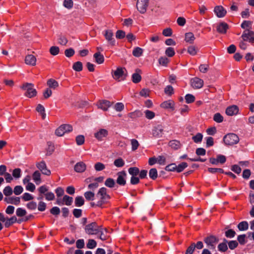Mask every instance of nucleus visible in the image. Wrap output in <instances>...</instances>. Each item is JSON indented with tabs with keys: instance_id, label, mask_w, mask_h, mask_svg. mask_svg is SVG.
Here are the masks:
<instances>
[{
	"instance_id": "f257e3e1",
	"label": "nucleus",
	"mask_w": 254,
	"mask_h": 254,
	"mask_svg": "<svg viewBox=\"0 0 254 254\" xmlns=\"http://www.w3.org/2000/svg\"><path fill=\"white\" fill-rule=\"evenodd\" d=\"M110 199V195L107 193V189L102 187L100 188L95 194V201L90 203L92 207H102L103 205L108 202Z\"/></svg>"
},
{
	"instance_id": "f03ea898",
	"label": "nucleus",
	"mask_w": 254,
	"mask_h": 254,
	"mask_svg": "<svg viewBox=\"0 0 254 254\" xmlns=\"http://www.w3.org/2000/svg\"><path fill=\"white\" fill-rule=\"evenodd\" d=\"M21 88L26 91L25 95L28 98H32L37 94V91L34 88V85L32 83H25Z\"/></svg>"
},
{
	"instance_id": "7ed1b4c3",
	"label": "nucleus",
	"mask_w": 254,
	"mask_h": 254,
	"mask_svg": "<svg viewBox=\"0 0 254 254\" xmlns=\"http://www.w3.org/2000/svg\"><path fill=\"white\" fill-rule=\"evenodd\" d=\"M223 141L227 145H233L239 142V138L235 133H228L224 136Z\"/></svg>"
},
{
	"instance_id": "20e7f679",
	"label": "nucleus",
	"mask_w": 254,
	"mask_h": 254,
	"mask_svg": "<svg viewBox=\"0 0 254 254\" xmlns=\"http://www.w3.org/2000/svg\"><path fill=\"white\" fill-rule=\"evenodd\" d=\"M100 227L96 223L92 222L85 226V232L88 235H97Z\"/></svg>"
},
{
	"instance_id": "39448f33",
	"label": "nucleus",
	"mask_w": 254,
	"mask_h": 254,
	"mask_svg": "<svg viewBox=\"0 0 254 254\" xmlns=\"http://www.w3.org/2000/svg\"><path fill=\"white\" fill-rule=\"evenodd\" d=\"M103 35L109 45L114 46L116 44V41L114 38L113 31L111 29H107L103 31Z\"/></svg>"
},
{
	"instance_id": "423d86ee",
	"label": "nucleus",
	"mask_w": 254,
	"mask_h": 254,
	"mask_svg": "<svg viewBox=\"0 0 254 254\" xmlns=\"http://www.w3.org/2000/svg\"><path fill=\"white\" fill-rule=\"evenodd\" d=\"M72 127L69 125H62L55 131V134L58 136H62L65 133L71 131Z\"/></svg>"
},
{
	"instance_id": "0eeeda50",
	"label": "nucleus",
	"mask_w": 254,
	"mask_h": 254,
	"mask_svg": "<svg viewBox=\"0 0 254 254\" xmlns=\"http://www.w3.org/2000/svg\"><path fill=\"white\" fill-rule=\"evenodd\" d=\"M241 37L244 41H249L252 44L254 43V32L249 29L245 30Z\"/></svg>"
},
{
	"instance_id": "6e6552de",
	"label": "nucleus",
	"mask_w": 254,
	"mask_h": 254,
	"mask_svg": "<svg viewBox=\"0 0 254 254\" xmlns=\"http://www.w3.org/2000/svg\"><path fill=\"white\" fill-rule=\"evenodd\" d=\"M204 241L210 249H215V246L218 242V239L213 236L206 237Z\"/></svg>"
},
{
	"instance_id": "1a4fd4ad",
	"label": "nucleus",
	"mask_w": 254,
	"mask_h": 254,
	"mask_svg": "<svg viewBox=\"0 0 254 254\" xmlns=\"http://www.w3.org/2000/svg\"><path fill=\"white\" fill-rule=\"evenodd\" d=\"M148 0H137L136 8L141 13H144L148 5Z\"/></svg>"
},
{
	"instance_id": "9d476101",
	"label": "nucleus",
	"mask_w": 254,
	"mask_h": 254,
	"mask_svg": "<svg viewBox=\"0 0 254 254\" xmlns=\"http://www.w3.org/2000/svg\"><path fill=\"white\" fill-rule=\"evenodd\" d=\"M125 68L119 67L115 71H112V75L113 78L116 80L120 81V79L122 78L124 75Z\"/></svg>"
},
{
	"instance_id": "9b49d317",
	"label": "nucleus",
	"mask_w": 254,
	"mask_h": 254,
	"mask_svg": "<svg viewBox=\"0 0 254 254\" xmlns=\"http://www.w3.org/2000/svg\"><path fill=\"white\" fill-rule=\"evenodd\" d=\"M28 219H29V218L26 217L25 219H20L19 221H17L16 217L15 216H13L12 217H10V218H7V219L5 218V221L4 222V226L5 227L8 228L16 222H18V223H19L21 221H26Z\"/></svg>"
},
{
	"instance_id": "f8f14e48",
	"label": "nucleus",
	"mask_w": 254,
	"mask_h": 254,
	"mask_svg": "<svg viewBox=\"0 0 254 254\" xmlns=\"http://www.w3.org/2000/svg\"><path fill=\"white\" fill-rule=\"evenodd\" d=\"M108 134V131L104 128H100L94 133V137L99 141H102Z\"/></svg>"
},
{
	"instance_id": "ddd939ff",
	"label": "nucleus",
	"mask_w": 254,
	"mask_h": 254,
	"mask_svg": "<svg viewBox=\"0 0 254 254\" xmlns=\"http://www.w3.org/2000/svg\"><path fill=\"white\" fill-rule=\"evenodd\" d=\"M191 86L194 89L201 88L203 85V81L198 77H194L190 80Z\"/></svg>"
},
{
	"instance_id": "4468645a",
	"label": "nucleus",
	"mask_w": 254,
	"mask_h": 254,
	"mask_svg": "<svg viewBox=\"0 0 254 254\" xmlns=\"http://www.w3.org/2000/svg\"><path fill=\"white\" fill-rule=\"evenodd\" d=\"M36 167L40 170L42 174L49 176L51 174V171L49 170L44 161H41L36 164Z\"/></svg>"
},
{
	"instance_id": "2eb2a0df",
	"label": "nucleus",
	"mask_w": 254,
	"mask_h": 254,
	"mask_svg": "<svg viewBox=\"0 0 254 254\" xmlns=\"http://www.w3.org/2000/svg\"><path fill=\"white\" fill-rule=\"evenodd\" d=\"M163 127L161 125H157L153 127L152 135L157 138L161 137L163 134Z\"/></svg>"
},
{
	"instance_id": "dca6fc26",
	"label": "nucleus",
	"mask_w": 254,
	"mask_h": 254,
	"mask_svg": "<svg viewBox=\"0 0 254 254\" xmlns=\"http://www.w3.org/2000/svg\"><path fill=\"white\" fill-rule=\"evenodd\" d=\"M112 105V103L107 100L99 101L97 103V106L99 109H100L104 111L108 110V108Z\"/></svg>"
},
{
	"instance_id": "f3484780",
	"label": "nucleus",
	"mask_w": 254,
	"mask_h": 254,
	"mask_svg": "<svg viewBox=\"0 0 254 254\" xmlns=\"http://www.w3.org/2000/svg\"><path fill=\"white\" fill-rule=\"evenodd\" d=\"M118 178L117 179V183L121 186H124L126 184V176L127 174L125 171H122L118 173Z\"/></svg>"
},
{
	"instance_id": "a211bd4d",
	"label": "nucleus",
	"mask_w": 254,
	"mask_h": 254,
	"mask_svg": "<svg viewBox=\"0 0 254 254\" xmlns=\"http://www.w3.org/2000/svg\"><path fill=\"white\" fill-rule=\"evenodd\" d=\"M214 11L217 16L219 18L225 16L227 13L225 10L222 6H217L214 8Z\"/></svg>"
},
{
	"instance_id": "6ab92c4d",
	"label": "nucleus",
	"mask_w": 254,
	"mask_h": 254,
	"mask_svg": "<svg viewBox=\"0 0 254 254\" xmlns=\"http://www.w3.org/2000/svg\"><path fill=\"white\" fill-rule=\"evenodd\" d=\"M36 58L32 55H28L25 57V63L26 64L35 66L36 64Z\"/></svg>"
},
{
	"instance_id": "aec40b11",
	"label": "nucleus",
	"mask_w": 254,
	"mask_h": 254,
	"mask_svg": "<svg viewBox=\"0 0 254 254\" xmlns=\"http://www.w3.org/2000/svg\"><path fill=\"white\" fill-rule=\"evenodd\" d=\"M239 109L237 106L233 105L227 108L226 110V114L228 116H232L236 115L238 113Z\"/></svg>"
},
{
	"instance_id": "412c9836",
	"label": "nucleus",
	"mask_w": 254,
	"mask_h": 254,
	"mask_svg": "<svg viewBox=\"0 0 254 254\" xmlns=\"http://www.w3.org/2000/svg\"><path fill=\"white\" fill-rule=\"evenodd\" d=\"M161 107L163 108L171 109L173 111L175 108V103L172 100L166 101L161 104Z\"/></svg>"
},
{
	"instance_id": "4be33fe9",
	"label": "nucleus",
	"mask_w": 254,
	"mask_h": 254,
	"mask_svg": "<svg viewBox=\"0 0 254 254\" xmlns=\"http://www.w3.org/2000/svg\"><path fill=\"white\" fill-rule=\"evenodd\" d=\"M86 166L83 162L77 163L74 166V170L78 173H82L85 171Z\"/></svg>"
},
{
	"instance_id": "5701e85b",
	"label": "nucleus",
	"mask_w": 254,
	"mask_h": 254,
	"mask_svg": "<svg viewBox=\"0 0 254 254\" xmlns=\"http://www.w3.org/2000/svg\"><path fill=\"white\" fill-rule=\"evenodd\" d=\"M216 29L218 32L224 34L228 29V25L226 23L221 22L217 25Z\"/></svg>"
},
{
	"instance_id": "b1692460",
	"label": "nucleus",
	"mask_w": 254,
	"mask_h": 254,
	"mask_svg": "<svg viewBox=\"0 0 254 254\" xmlns=\"http://www.w3.org/2000/svg\"><path fill=\"white\" fill-rule=\"evenodd\" d=\"M97 235H99V239L102 241L106 240L108 238L106 229L103 228L101 226L98 230Z\"/></svg>"
},
{
	"instance_id": "393cba45",
	"label": "nucleus",
	"mask_w": 254,
	"mask_h": 254,
	"mask_svg": "<svg viewBox=\"0 0 254 254\" xmlns=\"http://www.w3.org/2000/svg\"><path fill=\"white\" fill-rule=\"evenodd\" d=\"M4 200L7 203L13 204L16 205L19 204L20 202V198L18 197L12 196L8 198H5Z\"/></svg>"
},
{
	"instance_id": "a878e982",
	"label": "nucleus",
	"mask_w": 254,
	"mask_h": 254,
	"mask_svg": "<svg viewBox=\"0 0 254 254\" xmlns=\"http://www.w3.org/2000/svg\"><path fill=\"white\" fill-rule=\"evenodd\" d=\"M141 72V70L139 69H136V72L134 73L132 75V81L134 83H137L139 82L141 79V76L139 74V72Z\"/></svg>"
},
{
	"instance_id": "bb28decb",
	"label": "nucleus",
	"mask_w": 254,
	"mask_h": 254,
	"mask_svg": "<svg viewBox=\"0 0 254 254\" xmlns=\"http://www.w3.org/2000/svg\"><path fill=\"white\" fill-rule=\"evenodd\" d=\"M194 34L191 32H188L185 34V40L186 42L192 44L195 40Z\"/></svg>"
},
{
	"instance_id": "cd10ccee",
	"label": "nucleus",
	"mask_w": 254,
	"mask_h": 254,
	"mask_svg": "<svg viewBox=\"0 0 254 254\" xmlns=\"http://www.w3.org/2000/svg\"><path fill=\"white\" fill-rule=\"evenodd\" d=\"M95 59L96 62L98 64H101L104 63V56L101 54L100 52L96 53L93 55Z\"/></svg>"
},
{
	"instance_id": "c85d7f7f",
	"label": "nucleus",
	"mask_w": 254,
	"mask_h": 254,
	"mask_svg": "<svg viewBox=\"0 0 254 254\" xmlns=\"http://www.w3.org/2000/svg\"><path fill=\"white\" fill-rule=\"evenodd\" d=\"M33 180L36 185H39L41 182V174L38 171H36L33 174Z\"/></svg>"
},
{
	"instance_id": "c756f323",
	"label": "nucleus",
	"mask_w": 254,
	"mask_h": 254,
	"mask_svg": "<svg viewBox=\"0 0 254 254\" xmlns=\"http://www.w3.org/2000/svg\"><path fill=\"white\" fill-rule=\"evenodd\" d=\"M47 85L51 88L56 89L59 86L58 82L54 79H50L47 81Z\"/></svg>"
},
{
	"instance_id": "7c9ffc66",
	"label": "nucleus",
	"mask_w": 254,
	"mask_h": 254,
	"mask_svg": "<svg viewBox=\"0 0 254 254\" xmlns=\"http://www.w3.org/2000/svg\"><path fill=\"white\" fill-rule=\"evenodd\" d=\"M84 195L87 200L95 201V194L94 192L91 191H88L84 193Z\"/></svg>"
},
{
	"instance_id": "2f4dec72",
	"label": "nucleus",
	"mask_w": 254,
	"mask_h": 254,
	"mask_svg": "<svg viewBox=\"0 0 254 254\" xmlns=\"http://www.w3.org/2000/svg\"><path fill=\"white\" fill-rule=\"evenodd\" d=\"M143 49L139 47H135L132 51V55L135 57H139L142 56L143 53Z\"/></svg>"
},
{
	"instance_id": "473e14b6",
	"label": "nucleus",
	"mask_w": 254,
	"mask_h": 254,
	"mask_svg": "<svg viewBox=\"0 0 254 254\" xmlns=\"http://www.w3.org/2000/svg\"><path fill=\"white\" fill-rule=\"evenodd\" d=\"M36 111L41 115L43 119L45 118L46 115L45 113V108L43 106L40 104H38L36 107Z\"/></svg>"
},
{
	"instance_id": "72a5a7b5",
	"label": "nucleus",
	"mask_w": 254,
	"mask_h": 254,
	"mask_svg": "<svg viewBox=\"0 0 254 254\" xmlns=\"http://www.w3.org/2000/svg\"><path fill=\"white\" fill-rule=\"evenodd\" d=\"M15 213L17 217H22L26 215L27 211L23 208L19 207L16 209Z\"/></svg>"
},
{
	"instance_id": "f704fd0d",
	"label": "nucleus",
	"mask_w": 254,
	"mask_h": 254,
	"mask_svg": "<svg viewBox=\"0 0 254 254\" xmlns=\"http://www.w3.org/2000/svg\"><path fill=\"white\" fill-rule=\"evenodd\" d=\"M188 53L191 56H195L197 54L198 49L194 46H190L188 48Z\"/></svg>"
},
{
	"instance_id": "c9c22d12",
	"label": "nucleus",
	"mask_w": 254,
	"mask_h": 254,
	"mask_svg": "<svg viewBox=\"0 0 254 254\" xmlns=\"http://www.w3.org/2000/svg\"><path fill=\"white\" fill-rule=\"evenodd\" d=\"M238 228L240 231L247 230L249 228L248 223L247 221H242L238 224Z\"/></svg>"
},
{
	"instance_id": "e433bc0d",
	"label": "nucleus",
	"mask_w": 254,
	"mask_h": 254,
	"mask_svg": "<svg viewBox=\"0 0 254 254\" xmlns=\"http://www.w3.org/2000/svg\"><path fill=\"white\" fill-rule=\"evenodd\" d=\"M84 203V200L81 196H77L75 199V205L77 207L82 206Z\"/></svg>"
},
{
	"instance_id": "4c0bfd02",
	"label": "nucleus",
	"mask_w": 254,
	"mask_h": 254,
	"mask_svg": "<svg viewBox=\"0 0 254 254\" xmlns=\"http://www.w3.org/2000/svg\"><path fill=\"white\" fill-rule=\"evenodd\" d=\"M128 173L131 176H136L139 174V170L137 167H130L128 170Z\"/></svg>"
},
{
	"instance_id": "58836bf2",
	"label": "nucleus",
	"mask_w": 254,
	"mask_h": 254,
	"mask_svg": "<svg viewBox=\"0 0 254 254\" xmlns=\"http://www.w3.org/2000/svg\"><path fill=\"white\" fill-rule=\"evenodd\" d=\"M252 22L250 21L245 20L241 24V27L245 30L252 29Z\"/></svg>"
},
{
	"instance_id": "ea45409f",
	"label": "nucleus",
	"mask_w": 254,
	"mask_h": 254,
	"mask_svg": "<svg viewBox=\"0 0 254 254\" xmlns=\"http://www.w3.org/2000/svg\"><path fill=\"white\" fill-rule=\"evenodd\" d=\"M82 64L80 62H77L73 64L72 68L76 71H80L82 70Z\"/></svg>"
},
{
	"instance_id": "a19ab883",
	"label": "nucleus",
	"mask_w": 254,
	"mask_h": 254,
	"mask_svg": "<svg viewBox=\"0 0 254 254\" xmlns=\"http://www.w3.org/2000/svg\"><path fill=\"white\" fill-rule=\"evenodd\" d=\"M63 5L64 7L70 9L73 7V2L72 0H64L63 1Z\"/></svg>"
},
{
	"instance_id": "79ce46f5",
	"label": "nucleus",
	"mask_w": 254,
	"mask_h": 254,
	"mask_svg": "<svg viewBox=\"0 0 254 254\" xmlns=\"http://www.w3.org/2000/svg\"><path fill=\"white\" fill-rule=\"evenodd\" d=\"M213 119L215 122L218 123H222L223 121V116L219 113L215 114Z\"/></svg>"
},
{
	"instance_id": "37998d69",
	"label": "nucleus",
	"mask_w": 254,
	"mask_h": 254,
	"mask_svg": "<svg viewBox=\"0 0 254 254\" xmlns=\"http://www.w3.org/2000/svg\"><path fill=\"white\" fill-rule=\"evenodd\" d=\"M158 62L160 64L166 66L169 62V60L166 57H161L159 59Z\"/></svg>"
},
{
	"instance_id": "c03bdc74",
	"label": "nucleus",
	"mask_w": 254,
	"mask_h": 254,
	"mask_svg": "<svg viewBox=\"0 0 254 254\" xmlns=\"http://www.w3.org/2000/svg\"><path fill=\"white\" fill-rule=\"evenodd\" d=\"M105 185L109 188H113L115 185V182L112 178H108L105 182Z\"/></svg>"
},
{
	"instance_id": "a18cd8bd",
	"label": "nucleus",
	"mask_w": 254,
	"mask_h": 254,
	"mask_svg": "<svg viewBox=\"0 0 254 254\" xmlns=\"http://www.w3.org/2000/svg\"><path fill=\"white\" fill-rule=\"evenodd\" d=\"M203 135L201 133H197L195 135L192 137V140L195 143H199L202 141Z\"/></svg>"
},
{
	"instance_id": "49530a36",
	"label": "nucleus",
	"mask_w": 254,
	"mask_h": 254,
	"mask_svg": "<svg viewBox=\"0 0 254 254\" xmlns=\"http://www.w3.org/2000/svg\"><path fill=\"white\" fill-rule=\"evenodd\" d=\"M149 177L153 180L157 178L158 176L157 171L155 168H152L149 172Z\"/></svg>"
},
{
	"instance_id": "de8ad7c7",
	"label": "nucleus",
	"mask_w": 254,
	"mask_h": 254,
	"mask_svg": "<svg viewBox=\"0 0 254 254\" xmlns=\"http://www.w3.org/2000/svg\"><path fill=\"white\" fill-rule=\"evenodd\" d=\"M87 248L90 249L95 248L97 246L96 242L93 239L88 240V243L86 245Z\"/></svg>"
},
{
	"instance_id": "09e8293b",
	"label": "nucleus",
	"mask_w": 254,
	"mask_h": 254,
	"mask_svg": "<svg viewBox=\"0 0 254 254\" xmlns=\"http://www.w3.org/2000/svg\"><path fill=\"white\" fill-rule=\"evenodd\" d=\"M165 54L169 57H172L175 54L174 49L172 47H168L165 51Z\"/></svg>"
},
{
	"instance_id": "8fccbe9b",
	"label": "nucleus",
	"mask_w": 254,
	"mask_h": 254,
	"mask_svg": "<svg viewBox=\"0 0 254 254\" xmlns=\"http://www.w3.org/2000/svg\"><path fill=\"white\" fill-rule=\"evenodd\" d=\"M144 114L145 117L149 120L153 119L155 116V114L154 112L148 110L145 111Z\"/></svg>"
},
{
	"instance_id": "3c124183",
	"label": "nucleus",
	"mask_w": 254,
	"mask_h": 254,
	"mask_svg": "<svg viewBox=\"0 0 254 254\" xmlns=\"http://www.w3.org/2000/svg\"><path fill=\"white\" fill-rule=\"evenodd\" d=\"M63 200L64 204L70 205L72 202L73 198L71 197L65 195L63 197Z\"/></svg>"
},
{
	"instance_id": "603ef678",
	"label": "nucleus",
	"mask_w": 254,
	"mask_h": 254,
	"mask_svg": "<svg viewBox=\"0 0 254 254\" xmlns=\"http://www.w3.org/2000/svg\"><path fill=\"white\" fill-rule=\"evenodd\" d=\"M169 146L175 149H177L180 146V143L176 140H172L169 142Z\"/></svg>"
},
{
	"instance_id": "864d4df0",
	"label": "nucleus",
	"mask_w": 254,
	"mask_h": 254,
	"mask_svg": "<svg viewBox=\"0 0 254 254\" xmlns=\"http://www.w3.org/2000/svg\"><path fill=\"white\" fill-rule=\"evenodd\" d=\"M186 102L188 104L192 103L195 100V97L190 94H188L185 96Z\"/></svg>"
},
{
	"instance_id": "5fc2aeb1",
	"label": "nucleus",
	"mask_w": 254,
	"mask_h": 254,
	"mask_svg": "<svg viewBox=\"0 0 254 254\" xmlns=\"http://www.w3.org/2000/svg\"><path fill=\"white\" fill-rule=\"evenodd\" d=\"M114 164L117 167H122L124 166L125 162L123 159L120 158L114 161Z\"/></svg>"
},
{
	"instance_id": "6e6d98bb",
	"label": "nucleus",
	"mask_w": 254,
	"mask_h": 254,
	"mask_svg": "<svg viewBox=\"0 0 254 254\" xmlns=\"http://www.w3.org/2000/svg\"><path fill=\"white\" fill-rule=\"evenodd\" d=\"M3 192L5 196H10L12 194L13 190L10 186H6L4 188Z\"/></svg>"
},
{
	"instance_id": "4d7b16f0",
	"label": "nucleus",
	"mask_w": 254,
	"mask_h": 254,
	"mask_svg": "<svg viewBox=\"0 0 254 254\" xmlns=\"http://www.w3.org/2000/svg\"><path fill=\"white\" fill-rule=\"evenodd\" d=\"M94 168L96 171H101L105 168V166L101 162H97L95 164Z\"/></svg>"
},
{
	"instance_id": "13d9d810",
	"label": "nucleus",
	"mask_w": 254,
	"mask_h": 254,
	"mask_svg": "<svg viewBox=\"0 0 254 254\" xmlns=\"http://www.w3.org/2000/svg\"><path fill=\"white\" fill-rule=\"evenodd\" d=\"M188 164L186 162H182L178 166H176V171L177 172H181L183 171L186 167H187Z\"/></svg>"
},
{
	"instance_id": "bf43d9fd",
	"label": "nucleus",
	"mask_w": 254,
	"mask_h": 254,
	"mask_svg": "<svg viewBox=\"0 0 254 254\" xmlns=\"http://www.w3.org/2000/svg\"><path fill=\"white\" fill-rule=\"evenodd\" d=\"M227 241H226L225 242L220 243L218 246V249L219 251L221 252H225L228 249L227 245L226 243Z\"/></svg>"
},
{
	"instance_id": "052dcab7",
	"label": "nucleus",
	"mask_w": 254,
	"mask_h": 254,
	"mask_svg": "<svg viewBox=\"0 0 254 254\" xmlns=\"http://www.w3.org/2000/svg\"><path fill=\"white\" fill-rule=\"evenodd\" d=\"M21 169L19 168H16L12 171V176L15 179H18L21 177Z\"/></svg>"
},
{
	"instance_id": "680f3d73",
	"label": "nucleus",
	"mask_w": 254,
	"mask_h": 254,
	"mask_svg": "<svg viewBox=\"0 0 254 254\" xmlns=\"http://www.w3.org/2000/svg\"><path fill=\"white\" fill-rule=\"evenodd\" d=\"M23 191V189L21 186H16L14 187L13 192L15 195L20 194Z\"/></svg>"
},
{
	"instance_id": "e2e57ef3",
	"label": "nucleus",
	"mask_w": 254,
	"mask_h": 254,
	"mask_svg": "<svg viewBox=\"0 0 254 254\" xmlns=\"http://www.w3.org/2000/svg\"><path fill=\"white\" fill-rule=\"evenodd\" d=\"M50 52L51 55L53 56L57 55L60 52V49L58 47L52 46L50 49Z\"/></svg>"
},
{
	"instance_id": "0e129e2a",
	"label": "nucleus",
	"mask_w": 254,
	"mask_h": 254,
	"mask_svg": "<svg viewBox=\"0 0 254 254\" xmlns=\"http://www.w3.org/2000/svg\"><path fill=\"white\" fill-rule=\"evenodd\" d=\"M84 137L82 135H79L76 137V142L77 145H81L84 142Z\"/></svg>"
},
{
	"instance_id": "69168bd1",
	"label": "nucleus",
	"mask_w": 254,
	"mask_h": 254,
	"mask_svg": "<svg viewBox=\"0 0 254 254\" xmlns=\"http://www.w3.org/2000/svg\"><path fill=\"white\" fill-rule=\"evenodd\" d=\"M131 145V149L132 151L136 150L139 146L138 141L135 139H132L130 140Z\"/></svg>"
},
{
	"instance_id": "338daca9",
	"label": "nucleus",
	"mask_w": 254,
	"mask_h": 254,
	"mask_svg": "<svg viewBox=\"0 0 254 254\" xmlns=\"http://www.w3.org/2000/svg\"><path fill=\"white\" fill-rule=\"evenodd\" d=\"M195 248V245L194 243H192L191 245L187 249L185 254H192L194 249Z\"/></svg>"
},
{
	"instance_id": "774afa93",
	"label": "nucleus",
	"mask_w": 254,
	"mask_h": 254,
	"mask_svg": "<svg viewBox=\"0 0 254 254\" xmlns=\"http://www.w3.org/2000/svg\"><path fill=\"white\" fill-rule=\"evenodd\" d=\"M74 51L72 48L66 49L64 51V54L66 57H71L74 54Z\"/></svg>"
}]
</instances>
